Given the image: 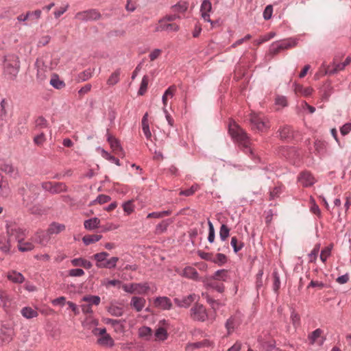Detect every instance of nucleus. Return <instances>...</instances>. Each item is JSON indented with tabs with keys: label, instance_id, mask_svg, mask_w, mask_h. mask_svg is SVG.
<instances>
[{
	"label": "nucleus",
	"instance_id": "f257e3e1",
	"mask_svg": "<svg viewBox=\"0 0 351 351\" xmlns=\"http://www.w3.org/2000/svg\"><path fill=\"white\" fill-rule=\"evenodd\" d=\"M228 132L234 142L237 143L241 149L255 162L259 160L250 147V141L245 132L234 121L228 125Z\"/></svg>",
	"mask_w": 351,
	"mask_h": 351
},
{
	"label": "nucleus",
	"instance_id": "f03ea898",
	"mask_svg": "<svg viewBox=\"0 0 351 351\" xmlns=\"http://www.w3.org/2000/svg\"><path fill=\"white\" fill-rule=\"evenodd\" d=\"M0 65L3 66V73L8 80H14L20 69L19 57L13 53L0 55Z\"/></svg>",
	"mask_w": 351,
	"mask_h": 351
},
{
	"label": "nucleus",
	"instance_id": "7ed1b4c3",
	"mask_svg": "<svg viewBox=\"0 0 351 351\" xmlns=\"http://www.w3.org/2000/svg\"><path fill=\"white\" fill-rule=\"evenodd\" d=\"M97 320L88 317L83 322V325L88 327V329H91L92 332L98 337L97 342L99 344L108 347L113 346L114 340L106 332L105 328H96L95 326L97 325Z\"/></svg>",
	"mask_w": 351,
	"mask_h": 351
},
{
	"label": "nucleus",
	"instance_id": "20e7f679",
	"mask_svg": "<svg viewBox=\"0 0 351 351\" xmlns=\"http://www.w3.org/2000/svg\"><path fill=\"white\" fill-rule=\"evenodd\" d=\"M297 45V40L289 38L274 42L269 47V52L272 55H276L282 51L295 47Z\"/></svg>",
	"mask_w": 351,
	"mask_h": 351
},
{
	"label": "nucleus",
	"instance_id": "39448f33",
	"mask_svg": "<svg viewBox=\"0 0 351 351\" xmlns=\"http://www.w3.org/2000/svg\"><path fill=\"white\" fill-rule=\"evenodd\" d=\"M250 121L254 130L265 132L269 128V124L267 119L254 112L250 114Z\"/></svg>",
	"mask_w": 351,
	"mask_h": 351
},
{
	"label": "nucleus",
	"instance_id": "423d86ee",
	"mask_svg": "<svg viewBox=\"0 0 351 351\" xmlns=\"http://www.w3.org/2000/svg\"><path fill=\"white\" fill-rule=\"evenodd\" d=\"M42 187L51 194H58L68 190L66 185L63 182H45L42 183Z\"/></svg>",
	"mask_w": 351,
	"mask_h": 351
},
{
	"label": "nucleus",
	"instance_id": "0eeeda50",
	"mask_svg": "<svg viewBox=\"0 0 351 351\" xmlns=\"http://www.w3.org/2000/svg\"><path fill=\"white\" fill-rule=\"evenodd\" d=\"M101 17L99 12L96 9H90L77 12L75 18L82 21H96Z\"/></svg>",
	"mask_w": 351,
	"mask_h": 351
},
{
	"label": "nucleus",
	"instance_id": "6e6552de",
	"mask_svg": "<svg viewBox=\"0 0 351 351\" xmlns=\"http://www.w3.org/2000/svg\"><path fill=\"white\" fill-rule=\"evenodd\" d=\"M8 236L12 241L15 240L17 242L23 241L25 237V230L17 226H6Z\"/></svg>",
	"mask_w": 351,
	"mask_h": 351
},
{
	"label": "nucleus",
	"instance_id": "1a4fd4ad",
	"mask_svg": "<svg viewBox=\"0 0 351 351\" xmlns=\"http://www.w3.org/2000/svg\"><path fill=\"white\" fill-rule=\"evenodd\" d=\"M326 340V337L324 335V331L320 328L311 332L308 336V341L311 346H322Z\"/></svg>",
	"mask_w": 351,
	"mask_h": 351
},
{
	"label": "nucleus",
	"instance_id": "9d476101",
	"mask_svg": "<svg viewBox=\"0 0 351 351\" xmlns=\"http://www.w3.org/2000/svg\"><path fill=\"white\" fill-rule=\"evenodd\" d=\"M14 335L13 327L11 324H3L0 330V339L4 343L10 342Z\"/></svg>",
	"mask_w": 351,
	"mask_h": 351
},
{
	"label": "nucleus",
	"instance_id": "9b49d317",
	"mask_svg": "<svg viewBox=\"0 0 351 351\" xmlns=\"http://www.w3.org/2000/svg\"><path fill=\"white\" fill-rule=\"evenodd\" d=\"M169 329V324L165 319L160 321L157 325V328L155 332L156 339L158 341H164L167 339Z\"/></svg>",
	"mask_w": 351,
	"mask_h": 351
},
{
	"label": "nucleus",
	"instance_id": "f8f14e48",
	"mask_svg": "<svg viewBox=\"0 0 351 351\" xmlns=\"http://www.w3.org/2000/svg\"><path fill=\"white\" fill-rule=\"evenodd\" d=\"M298 181L304 187H309L313 186L315 182V179L313 176L307 171L301 172L298 177Z\"/></svg>",
	"mask_w": 351,
	"mask_h": 351
},
{
	"label": "nucleus",
	"instance_id": "ddd939ff",
	"mask_svg": "<svg viewBox=\"0 0 351 351\" xmlns=\"http://www.w3.org/2000/svg\"><path fill=\"white\" fill-rule=\"evenodd\" d=\"M0 170L14 178H16L19 176L17 169L12 163L8 162L4 160H0Z\"/></svg>",
	"mask_w": 351,
	"mask_h": 351
},
{
	"label": "nucleus",
	"instance_id": "4468645a",
	"mask_svg": "<svg viewBox=\"0 0 351 351\" xmlns=\"http://www.w3.org/2000/svg\"><path fill=\"white\" fill-rule=\"evenodd\" d=\"M351 62L350 58L348 57L344 62L341 63H333L332 65L328 66L326 70V73L328 75H334L337 72L342 71L345 67L348 65Z\"/></svg>",
	"mask_w": 351,
	"mask_h": 351
},
{
	"label": "nucleus",
	"instance_id": "2eb2a0df",
	"mask_svg": "<svg viewBox=\"0 0 351 351\" xmlns=\"http://www.w3.org/2000/svg\"><path fill=\"white\" fill-rule=\"evenodd\" d=\"M180 29V26L175 23H169L167 22H160V20L158 21V25L156 26L155 32H162V31H167V32H178Z\"/></svg>",
	"mask_w": 351,
	"mask_h": 351
},
{
	"label": "nucleus",
	"instance_id": "dca6fc26",
	"mask_svg": "<svg viewBox=\"0 0 351 351\" xmlns=\"http://www.w3.org/2000/svg\"><path fill=\"white\" fill-rule=\"evenodd\" d=\"M278 132V136L282 140L289 141L293 137V130L289 125L281 126Z\"/></svg>",
	"mask_w": 351,
	"mask_h": 351
},
{
	"label": "nucleus",
	"instance_id": "f3484780",
	"mask_svg": "<svg viewBox=\"0 0 351 351\" xmlns=\"http://www.w3.org/2000/svg\"><path fill=\"white\" fill-rule=\"evenodd\" d=\"M197 298V295L195 294H190L188 296L183 298L182 300L178 298H176L175 302L178 306H179V307H187L189 306H191L193 302H195Z\"/></svg>",
	"mask_w": 351,
	"mask_h": 351
},
{
	"label": "nucleus",
	"instance_id": "a211bd4d",
	"mask_svg": "<svg viewBox=\"0 0 351 351\" xmlns=\"http://www.w3.org/2000/svg\"><path fill=\"white\" fill-rule=\"evenodd\" d=\"M65 230V226L62 223L52 222L47 228V234L50 237L53 234H58Z\"/></svg>",
	"mask_w": 351,
	"mask_h": 351
},
{
	"label": "nucleus",
	"instance_id": "6ab92c4d",
	"mask_svg": "<svg viewBox=\"0 0 351 351\" xmlns=\"http://www.w3.org/2000/svg\"><path fill=\"white\" fill-rule=\"evenodd\" d=\"M107 141L110 143V147L117 154L123 152V149L120 145L119 141L114 136L108 133Z\"/></svg>",
	"mask_w": 351,
	"mask_h": 351
},
{
	"label": "nucleus",
	"instance_id": "aec40b11",
	"mask_svg": "<svg viewBox=\"0 0 351 351\" xmlns=\"http://www.w3.org/2000/svg\"><path fill=\"white\" fill-rule=\"evenodd\" d=\"M211 344L212 343L209 340L204 339L201 341L188 343L186 346V350L189 351H192L195 349L209 347L211 346Z\"/></svg>",
	"mask_w": 351,
	"mask_h": 351
},
{
	"label": "nucleus",
	"instance_id": "412c9836",
	"mask_svg": "<svg viewBox=\"0 0 351 351\" xmlns=\"http://www.w3.org/2000/svg\"><path fill=\"white\" fill-rule=\"evenodd\" d=\"M191 316L194 319L204 321L207 317L206 308H191Z\"/></svg>",
	"mask_w": 351,
	"mask_h": 351
},
{
	"label": "nucleus",
	"instance_id": "4be33fe9",
	"mask_svg": "<svg viewBox=\"0 0 351 351\" xmlns=\"http://www.w3.org/2000/svg\"><path fill=\"white\" fill-rule=\"evenodd\" d=\"M7 277L9 280L14 283L21 284L25 280V277L22 275V274L14 270L9 271L8 273Z\"/></svg>",
	"mask_w": 351,
	"mask_h": 351
},
{
	"label": "nucleus",
	"instance_id": "5701e85b",
	"mask_svg": "<svg viewBox=\"0 0 351 351\" xmlns=\"http://www.w3.org/2000/svg\"><path fill=\"white\" fill-rule=\"evenodd\" d=\"M49 236L47 232L45 233L43 231H38L34 236V241L43 245H46L49 241Z\"/></svg>",
	"mask_w": 351,
	"mask_h": 351
},
{
	"label": "nucleus",
	"instance_id": "b1692460",
	"mask_svg": "<svg viewBox=\"0 0 351 351\" xmlns=\"http://www.w3.org/2000/svg\"><path fill=\"white\" fill-rule=\"evenodd\" d=\"M11 239L8 237H0V250L4 253H8L11 248Z\"/></svg>",
	"mask_w": 351,
	"mask_h": 351
},
{
	"label": "nucleus",
	"instance_id": "393cba45",
	"mask_svg": "<svg viewBox=\"0 0 351 351\" xmlns=\"http://www.w3.org/2000/svg\"><path fill=\"white\" fill-rule=\"evenodd\" d=\"M71 264L75 267H83L85 269H90L93 266L92 263L82 258H77L71 260Z\"/></svg>",
	"mask_w": 351,
	"mask_h": 351
},
{
	"label": "nucleus",
	"instance_id": "a878e982",
	"mask_svg": "<svg viewBox=\"0 0 351 351\" xmlns=\"http://www.w3.org/2000/svg\"><path fill=\"white\" fill-rule=\"evenodd\" d=\"M100 223V219L97 217H93L91 219H88L85 220L84 222V228L86 230H94L99 227Z\"/></svg>",
	"mask_w": 351,
	"mask_h": 351
},
{
	"label": "nucleus",
	"instance_id": "bb28decb",
	"mask_svg": "<svg viewBox=\"0 0 351 351\" xmlns=\"http://www.w3.org/2000/svg\"><path fill=\"white\" fill-rule=\"evenodd\" d=\"M285 187L282 184H278L270 189L269 191V200H274L276 198L280 197V195L282 193Z\"/></svg>",
	"mask_w": 351,
	"mask_h": 351
},
{
	"label": "nucleus",
	"instance_id": "cd10ccee",
	"mask_svg": "<svg viewBox=\"0 0 351 351\" xmlns=\"http://www.w3.org/2000/svg\"><path fill=\"white\" fill-rule=\"evenodd\" d=\"M121 73V69H117L107 80V84L111 86L117 84L119 82Z\"/></svg>",
	"mask_w": 351,
	"mask_h": 351
},
{
	"label": "nucleus",
	"instance_id": "c85d7f7f",
	"mask_svg": "<svg viewBox=\"0 0 351 351\" xmlns=\"http://www.w3.org/2000/svg\"><path fill=\"white\" fill-rule=\"evenodd\" d=\"M132 287L134 289L135 293L138 294L145 293L149 289L147 282L134 283L132 284Z\"/></svg>",
	"mask_w": 351,
	"mask_h": 351
},
{
	"label": "nucleus",
	"instance_id": "c756f323",
	"mask_svg": "<svg viewBox=\"0 0 351 351\" xmlns=\"http://www.w3.org/2000/svg\"><path fill=\"white\" fill-rule=\"evenodd\" d=\"M49 84L56 89H62L65 86L64 81L61 80L58 75L56 74L53 75L51 77Z\"/></svg>",
	"mask_w": 351,
	"mask_h": 351
},
{
	"label": "nucleus",
	"instance_id": "7c9ffc66",
	"mask_svg": "<svg viewBox=\"0 0 351 351\" xmlns=\"http://www.w3.org/2000/svg\"><path fill=\"white\" fill-rule=\"evenodd\" d=\"M171 9L172 12L176 14H179L180 15L181 14L184 13L187 10L188 5L185 2H179L178 3L172 5L171 7Z\"/></svg>",
	"mask_w": 351,
	"mask_h": 351
},
{
	"label": "nucleus",
	"instance_id": "2f4dec72",
	"mask_svg": "<svg viewBox=\"0 0 351 351\" xmlns=\"http://www.w3.org/2000/svg\"><path fill=\"white\" fill-rule=\"evenodd\" d=\"M183 276L191 279L196 280L198 278L197 270L192 267H186L183 270Z\"/></svg>",
	"mask_w": 351,
	"mask_h": 351
},
{
	"label": "nucleus",
	"instance_id": "473e14b6",
	"mask_svg": "<svg viewBox=\"0 0 351 351\" xmlns=\"http://www.w3.org/2000/svg\"><path fill=\"white\" fill-rule=\"evenodd\" d=\"M155 305L160 307H171V300L167 297H158L155 300Z\"/></svg>",
	"mask_w": 351,
	"mask_h": 351
},
{
	"label": "nucleus",
	"instance_id": "72a5a7b5",
	"mask_svg": "<svg viewBox=\"0 0 351 351\" xmlns=\"http://www.w3.org/2000/svg\"><path fill=\"white\" fill-rule=\"evenodd\" d=\"M82 300L84 302H88V306H97L99 304L101 300L99 296L92 295H85L82 298Z\"/></svg>",
	"mask_w": 351,
	"mask_h": 351
},
{
	"label": "nucleus",
	"instance_id": "f704fd0d",
	"mask_svg": "<svg viewBox=\"0 0 351 351\" xmlns=\"http://www.w3.org/2000/svg\"><path fill=\"white\" fill-rule=\"evenodd\" d=\"M294 90L296 93H300L304 96H308L311 95L313 89L310 87L304 88L300 84H295Z\"/></svg>",
	"mask_w": 351,
	"mask_h": 351
},
{
	"label": "nucleus",
	"instance_id": "c9c22d12",
	"mask_svg": "<svg viewBox=\"0 0 351 351\" xmlns=\"http://www.w3.org/2000/svg\"><path fill=\"white\" fill-rule=\"evenodd\" d=\"M101 237L102 236L101 234L86 235L82 238V241L86 245H88L91 243L99 241L101 239Z\"/></svg>",
	"mask_w": 351,
	"mask_h": 351
},
{
	"label": "nucleus",
	"instance_id": "e433bc0d",
	"mask_svg": "<svg viewBox=\"0 0 351 351\" xmlns=\"http://www.w3.org/2000/svg\"><path fill=\"white\" fill-rule=\"evenodd\" d=\"M93 73V69L88 68L78 74L77 80L79 82H85L92 77Z\"/></svg>",
	"mask_w": 351,
	"mask_h": 351
},
{
	"label": "nucleus",
	"instance_id": "4c0bfd02",
	"mask_svg": "<svg viewBox=\"0 0 351 351\" xmlns=\"http://www.w3.org/2000/svg\"><path fill=\"white\" fill-rule=\"evenodd\" d=\"M37 308H21V314L27 319H31L38 315Z\"/></svg>",
	"mask_w": 351,
	"mask_h": 351
},
{
	"label": "nucleus",
	"instance_id": "58836bf2",
	"mask_svg": "<svg viewBox=\"0 0 351 351\" xmlns=\"http://www.w3.org/2000/svg\"><path fill=\"white\" fill-rule=\"evenodd\" d=\"M52 304L53 306H64L67 304L69 307H76V305L72 302H66V298L63 296L59 297L52 300Z\"/></svg>",
	"mask_w": 351,
	"mask_h": 351
},
{
	"label": "nucleus",
	"instance_id": "ea45409f",
	"mask_svg": "<svg viewBox=\"0 0 351 351\" xmlns=\"http://www.w3.org/2000/svg\"><path fill=\"white\" fill-rule=\"evenodd\" d=\"M108 256V253L106 252L97 253L93 256L95 260L97 261L96 265L98 268H101L99 265L105 263L106 259Z\"/></svg>",
	"mask_w": 351,
	"mask_h": 351
},
{
	"label": "nucleus",
	"instance_id": "a19ab883",
	"mask_svg": "<svg viewBox=\"0 0 351 351\" xmlns=\"http://www.w3.org/2000/svg\"><path fill=\"white\" fill-rule=\"evenodd\" d=\"M119 261L118 257H111L109 259H106V261L104 264H101L99 266L101 268H107V269H112L114 268L117 265V263Z\"/></svg>",
	"mask_w": 351,
	"mask_h": 351
},
{
	"label": "nucleus",
	"instance_id": "79ce46f5",
	"mask_svg": "<svg viewBox=\"0 0 351 351\" xmlns=\"http://www.w3.org/2000/svg\"><path fill=\"white\" fill-rule=\"evenodd\" d=\"M263 270L260 269L256 276V282L255 286L258 293H259L263 287Z\"/></svg>",
	"mask_w": 351,
	"mask_h": 351
},
{
	"label": "nucleus",
	"instance_id": "37998d69",
	"mask_svg": "<svg viewBox=\"0 0 351 351\" xmlns=\"http://www.w3.org/2000/svg\"><path fill=\"white\" fill-rule=\"evenodd\" d=\"M18 249L21 252H28L31 251L34 249V244L31 242H24L23 241H20L18 242Z\"/></svg>",
	"mask_w": 351,
	"mask_h": 351
},
{
	"label": "nucleus",
	"instance_id": "c03bdc74",
	"mask_svg": "<svg viewBox=\"0 0 351 351\" xmlns=\"http://www.w3.org/2000/svg\"><path fill=\"white\" fill-rule=\"evenodd\" d=\"M230 235V228L226 225L222 224L219 230V237L222 241H225Z\"/></svg>",
	"mask_w": 351,
	"mask_h": 351
},
{
	"label": "nucleus",
	"instance_id": "a18cd8bd",
	"mask_svg": "<svg viewBox=\"0 0 351 351\" xmlns=\"http://www.w3.org/2000/svg\"><path fill=\"white\" fill-rule=\"evenodd\" d=\"M239 322L235 318L231 317L228 319L226 324L228 330V334H231L233 332L235 326H237Z\"/></svg>",
	"mask_w": 351,
	"mask_h": 351
},
{
	"label": "nucleus",
	"instance_id": "49530a36",
	"mask_svg": "<svg viewBox=\"0 0 351 351\" xmlns=\"http://www.w3.org/2000/svg\"><path fill=\"white\" fill-rule=\"evenodd\" d=\"M199 189V186L197 184H193L189 189L186 190H182L180 192V195L191 196L195 193Z\"/></svg>",
	"mask_w": 351,
	"mask_h": 351
},
{
	"label": "nucleus",
	"instance_id": "de8ad7c7",
	"mask_svg": "<svg viewBox=\"0 0 351 351\" xmlns=\"http://www.w3.org/2000/svg\"><path fill=\"white\" fill-rule=\"evenodd\" d=\"M214 280L226 281L228 279V272L225 269L217 270L213 276Z\"/></svg>",
	"mask_w": 351,
	"mask_h": 351
},
{
	"label": "nucleus",
	"instance_id": "09e8293b",
	"mask_svg": "<svg viewBox=\"0 0 351 351\" xmlns=\"http://www.w3.org/2000/svg\"><path fill=\"white\" fill-rule=\"evenodd\" d=\"M152 332V329L147 326H143L138 330L139 336L145 339H148L151 337Z\"/></svg>",
	"mask_w": 351,
	"mask_h": 351
},
{
	"label": "nucleus",
	"instance_id": "8fccbe9b",
	"mask_svg": "<svg viewBox=\"0 0 351 351\" xmlns=\"http://www.w3.org/2000/svg\"><path fill=\"white\" fill-rule=\"evenodd\" d=\"M230 245L235 253L239 252L243 247V243L242 242H239L236 237H232Z\"/></svg>",
	"mask_w": 351,
	"mask_h": 351
},
{
	"label": "nucleus",
	"instance_id": "3c124183",
	"mask_svg": "<svg viewBox=\"0 0 351 351\" xmlns=\"http://www.w3.org/2000/svg\"><path fill=\"white\" fill-rule=\"evenodd\" d=\"M148 81H149L148 77L147 75H144L142 79L141 86H140V88L138 91V94L139 95H143L145 93V92L147 91V86H148Z\"/></svg>",
	"mask_w": 351,
	"mask_h": 351
},
{
	"label": "nucleus",
	"instance_id": "603ef678",
	"mask_svg": "<svg viewBox=\"0 0 351 351\" xmlns=\"http://www.w3.org/2000/svg\"><path fill=\"white\" fill-rule=\"evenodd\" d=\"M219 280H213L210 282L208 285L212 289L216 290L219 293H222L224 291V286L223 283L218 282Z\"/></svg>",
	"mask_w": 351,
	"mask_h": 351
},
{
	"label": "nucleus",
	"instance_id": "864d4df0",
	"mask_svg": "<svg viewBox=\"0 0 351 351\" xmlns=\"http://www.w3.org/2000/svg\"><path fill=\"white\" fill-rule=\"evenodd\" d=\"M99 149H101L102 152V156L106 159L108 160L109 161L115 163L117 166H120V162L119 160L117 158H115L114 156L110 155L108 152L105 151L104 149H101L100 147L98 148Z\"/></svg>",
	"mask_w": 351,
	"mask_h": 351
},
{
	"label": "nucleus",
	"instance_id": "5fc2aeb1",
	"mask_svg": "<svg viewBox=\"0 0 351 351\" xmlns=\"http://www.w3.org/2000/svg\"><path fill=\"white\" fill-rule=\"evenodd\" d=\"M180 19H181V15L173 12V14H166L160 19V22H172Z\"/></svg>",
	"mask_w": 351,
	"mask_h": 351
},
{
	"label": "nucleus",
	"instance_id": "6e6d98bb",
	"mask_svg": "<svg viewBox=\"0 0 351 351\" xmlns=\"http://www.w3.org/2000/svg\"><path fill=\"white\" fill-rule=\"evenodd\" d=\"M212 261L221 266L226 263L227 257L223 254L218 253L216 254L215 257L212 259Z\"/></svg>",
	"mask_w": 351,
	"mask_h": 351
},
{
	"label": "nucleus",
	"instance_id": "4d7b16f0",
	"mask_svg": "<svg viewBox=\"0 0 351 351\" xmlns=\"http://www.w3.org/2000/svg\"><path fill=\"white\" fill-rule=\"evenodd\" d=\"M208 241L209 243H212L214 242L215 238V228H214L213 223L210 220H208Z\"/></svg>",
	"mask_w": 351,
	"mask_h": 351
},
{
	"label": "nucleus",
	"instance_id": "13d9d810",
	"mask_svg": "<svg viewBox=\"0 0 351 351\" xmlns=\"http://www.w3.org/2000/svg\"><path fill=\"white\" fill-rule=\"evenodd\" d=\"M169 220H164L156 226V230L157 233H162L167 229L168 226L170 224Z\"/></svg>",
	"mask_w": 351,
	"mask_h": 351
},
{
	"label": "nucleus",
	"instance_id": "bf43d9fd",
	"mask_svg": "<svg viewBox=\"0 0 351 351\" xmlns=\"http://www.w3.org/2000/svg\"><path fill=\"white\" fill-rule=\"evenodd\" d=\"M212 9V4L209 0H204L201 4V13H209Z\"/></svg>",
	"mask_w": 351,
	"mask_h": 351
},
{
	"label": "nucleus",
	"instance_id": "052dcab7",
	"mask_svg": "<svg viewBox=\"0 0 351 351\" xmlns=\"http://www.w3.org/2000/svg\"><path fill=\"white\" fill-rule=\"evenodd\" d=\"M331 253V247H326L322 250L320 254V259L322 262H326Z\"/></svg>",
	"mask_w": 351,
	"mask_h": 351
},
{
	"label": "nucleus",
	"instance_id": "680f3d73",
	"mask_svg": "<svg viewBox=\"0 0 351 351\" xmlns=\"http://www.w3.org/2000/svg\"><path fill=\"white\" fill-rule=\"evenodd\" d=\"M275 347V343L273 341H265L261 345L260 351H271Z\"/></svg>",
	"mask_w": 351,
	"mask_h": 351
},
{
	"label": "nucleus",
	"instance_id": "e2e57ef3",
	"mask_svg": "<svg viewBox=\"0 0 351 351\" xmlns=\"http://www.w3.org/2000/svg\"><path fill=\"white\" fill-rule=\"evenodd\" d=\"M273 13V7L271 5H268L265 8V10L263 12V18L265 20H269L271 18Z\"/></svg>",
	"mask_w": 351,
	"mask_h": 351
},
{
	"label": "nucleus",
	"instance_id": "0e129e2a",
	"mask_svg": "<svg viewBox=\"0 0 351 351\" xmlns=\"http://www.w3.org/2000/svg\"><path fill=\"white\" fill-rule=\"evenodd\" d=\"M123 210L128 214H130L134 210V205L132 200H129L123 204Z\"/></svg>",
	"mask_w": 351,
	"mask_h": 351
},
{
	"label": "nucleus",
	"instance_id": "69168bd1",
	"mask_svg": "<svg viewBox=\"0 0 351 351\" xmlns=\"http://www.w3.org/2000/svg\"><path fill=\"white\" fill-rule=\"evenodd\" d=\"M325 148L326 144L324 142L321 141H316L315 142V149L318 153H323L325 150Z\"/></svg>",
	"mask_w": 351,
	"mask_h": 351
},
{
	"label": "nucleus",
	"instance_id": "338daca9",
	"mask_svg": "<svg viewBox=\"0 0 351 351\" xmlns=\"http://www.w3.org/2000/svg\"><path fill=\"white\" fill-rule=\"evenodd\" d=\"M45 140V135L42 132L34 138V143L37 145H42Z\"/></svg>",
	"mask_w": 351,
	"mask_h": 351
},
{
	"label": "nucleus",
	"instance_id": "774afa93",
	"mask_svg": "<svg viewBox=\"0 0 351 351\" xmlns=\"http://www.w3.org/2000/svg\"><path fill=\"white\" fill-rule=\"evenodd\" d=\"M351 131V123H346L340 128V132L343 136L347 135Z\"/></svg>",
	"mask_w": 351,
	"mask_h": 351
}]
</instances>
